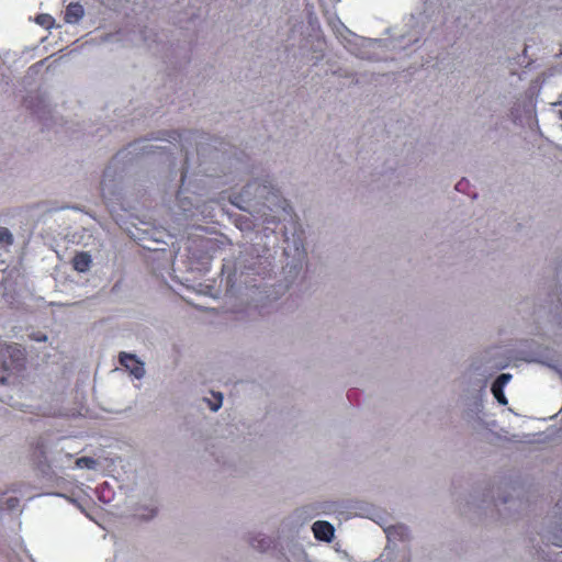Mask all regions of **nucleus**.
Instances as JSON below:
<instances>
[{
	"label": "nucleus",
	"instance_id": "obj_5",
	"mask_svg": "<svg viewBox=\"0 0 562 562\" xmlns=\"http://www.w3.org/2000/svg\"><path fill=\"white\" fill-rule=\"evenodd\" d=\"M312 530H313V533H314V537L317 539V540H322V541H331L333 537H334V527L331 526V524H329L328 521H316L313 524L312 526Z\"/></svg>",
	"mask_w": 562,
	"mask_h": 562
},
{
	"label": "nucleus",
	"instance_id": "obj_8",
	"mask_svg": "<svg viewBox=\"0 0 562 562\" xmlns=\"http://www.w3.org/2000/svg\"><path fill=\"white\" fill-rule=\"evenodd\" d=\"M181 183L179 186V190L177 192V200L179 202L180 209H182L184 212L191 211V207L193 205L192 201L189 200V198L184 196L183 188L186 186L187 178H180Z\"/></svg>",
	"mask_w": 562,
	"mask_h": 562
},
{
	"label": "nucleus",
	"instance_id": "obj_3",
	"mask_svg": "<svg viewBox=\"0 0 562 562\" xmlns=\"http://www.w3.org/2000/svg\"><path fill=\"white\" fill-rule=\"evenodd\" d=\"M120 363L136 379L143 378L145 374L144 363L135 355L121 352Z\"/></svg>",
	"mask_w": 562,
	"mask_h": 562
},
{
	"label": "nucleus",
	"instance_id": "obj_14",
	"mask_svg": "<svg viewBox=\"0 0 562 562\" xmlns=\"http://www.w3.org/2000/svg\"><path fill=\"white\" fill-rule=\"evenodd\" d=\"M76 464L79 468H89V469H91V468L94 467L95 461L92 458H90V457H81V458L77 459Z\"/></svg>",
	"mask_w": 562,
	"mask_h": 562
},
{
	"label": "nucleus",
	"instance_id": "obj_18",
	"mask_svg": "<svg viewBox=\"0 0 562 562\" xmlns=\"http://www.w3.org/2000/svg\"><path fill=\"white\" fill-rule=\"evenodd\" d=\"M469 180L468 178H461L460 181L456 183V190L457 191H465L469 188Z\"/></svg>",
	"mask_w": 562,
	"mask_h": 562
},
{
	"label": "nucleus",
	"instance_id": "obj_6",
	"mask_svg": "<svg viewBox=\"0 0 562 562\" xmlns=\"http://www.w3.org/2000/svg\"><path fill=\"white\" fill-rule=\"evenodd\" d=\"M85 14L83 7L78 2L69 3L65 11V21L67 23H78Z\"/></svg>",
	"mask_w": 562,
	"mask_h": 562
},
{
	"label": "nucleus",
	"instance_id": "obj_16",
	"mask_svg": "<svg viewBox=\"0 0 562 562\" xmlns=\"http://www.w3.org/2000/svg\"><path fill=\"white\" fill-rule=\"evenodd\" d=\"M512 379V374L509 373H502L499 374L496 380L493 382V384L504 387Z\"/></svg>",
	"mask_w": 562,
	"mask_h": 562
},
{
	"label": "nucleus",
	"instance_id": "obj_9",
	"mask_svg": "<svg viewBox=\"0 0 562 562\" xmlns=\"http://www.w3.org/2000/svg\"><path fill=\"white\" fill-rule=\"evenodd\" d=\"M271 542V539L268 537L252 538L250 540L251 547L262 552L270 548Z\"/></svg>",
	"mask_w": 562,
	"mask_h": 562
},
{
	"label": "nucleus",
	"instance_id": "obj_4",
	"mask_svg": "<svg viewBox=\"0 0 562 562\" xmlns=\"http://www.w3.org/2000/svg\"><path fill=\"white\" fill-rule=\"evenodd\" d=\"M31 458L34 467L41 472L46 473L49 470L50 465L46 458V446L42 440H37L33 446Z\"/></svg>",
	"mask_w": 562,
	"mask_h": 562
},
{
	"label": "nucleus",
	"instance_id": "obj_2",
	"mask_svg": "<svg viewBox=\"0 0 562 562\" xmlns=\"http://www.w3.org/2000/svg\"><path fill=\"white\" fill-rule=\"evenodd\" d=\"M25 370V353L18 344L0 342V384H21Z\"/></svg>",
	"mask_w": 562,
	"mask_h": 562
},
{
	"label": "nucleus",
	"instance_id": "obj_7",
	"mask_svg": "<svg viewBox=\"0 0 562 562\" xmlns=\"http://www.w3.org/2000/svg\"><path fill=\"white\" fill-rule=\"evenodd\" d=\"M72 267L78 272H86L90 269L92 259L86 251L77 252L72 258Z\"/></svg>",
	"mask_w": 562,
	"mask_h": 562
},
{
	"label": "nucleus",
	"instance_id": "obj_12",
	"mask_svg": "<svg viewBox=\"0 0 562 562\" xmlns=\"http://www.w3.org/2000/svg\"><path fill=\"white\" fill-rule=\"evenodd\" d=\"M20 504V501L18 497H14V496H10V497H7L2 503H1V509H5V510H14Z\"/></svg>",
	"mask_w": 562,
	"mask_h": 562
},
{
	"label": "nucleus",
	"instance_id": "obj_1",
	"mask_svg": "<svg viewBox=\"0 0 562 562\" xmlns=\"http://www.w3.org/2000/svg\"><path fill=\"white\" fill-rule=\"evenodd\" d=\"M202 135L195 131H160L151 137L140 138L121 149L111 160L115 171H124L127 166L150 161L168 169L180 165L181 173L187 172L190 149L199 145Z\"/></svg>",
	"mask_w": 562,
	"mask_h": 562
},
{
	"label": "nucleus",
	"instance_id": "obj_11",
	"mask_svg": "<svg viewBox=\"0 0 562 562\" xmlns=\"http://www.w3.org/2000/svg\"><path fill=\"white\" fill-rule=\"evenodd\" d=\"M504 387L492 384L491 391L494 395V397L497 400V402L502 405H507V398L503 392Z\"/></svg>",
	"mask_w": 562,
	"mask_h": 562
},
{
	"label": "nucleus",
	"instance_id": "obj_15",
	"mask_svg": "<svg viewBox=\"0 0 562 562\" xmlns=\"http://www.w3.org/2000/svg\"><path fill=\"white\" fill-rule=\"evenodd\" d=\"M213 396L215 397V402L209 401V405L212 411L216 412L222 405L223 395L220 392H217V393L213 392Z\"/></svg>",
	"mask_w": 562,
	"mask_h": 562
},
{
	"label": "nucleus",
	"instance_id": "obj_17",
	"mask_svg": "<svg viewBox=\"0 0 562 562\" xmlns=\"http://www.w3.org/2000/svg\"><path fill=\"white\" fill-rule=\"evenodd\" d=\"M36 22L42 26L49 27L52 25L53 19L48 14H41L36 18Z\"/></svg>",
	"mask_w": 562,
	"mask_h": 562
},
{
	"label": "nucleus",
	"instance_id": "obj_13",
	"mask_svg": "<svg viewBox=\"0 0 562 562\" xmlns=\"http://www.w3.org/2000/svg\"><path fill=\"white\" fill-rule=\"evenodd\" d=\"M0 244L5 246L13 244V236L10 231L5 227H0Z\"/></svg>",
	"mask_w": 562,
	"mask_h": 562
},
{
	"label": "nucleus",
	"instance_id": "obj_10",
	"mask_svg": "<svg viewBox=\"0 0 562 562\" xmlns=\"http://www.w3.org/2000/svg\"><path fill=\"white\" fill-rule=\"evenodd\" d=\"M273 199L276 200L273 205L277 209H281V211L288 215L291 213L292 209L285 199L279 196L277 194H273Z\"/></svg>",
	"mask_w": 562,
	"mask_h": 562
}]
</instances>
